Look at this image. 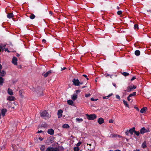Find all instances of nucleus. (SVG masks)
I'll return each instance as SVG.
<instances>
[{"label": "nucleus", "instance_id": "de8ad7c7", "mask_svg": "<svg viewBox=\"0 0 151 151\" xmlns=\"http://www.w3.org/2000/svg\"><path fill=\"white\" fill-rule=\"evenodd\" d=\"M43 132L42 130H38V132H37V133H41L42 132Z\"/></svg>", "mask_w": 151, "mask_h": 151}, {"label": "nucleus", "instance_id": "3c124183", "mask_svg": "<svg viewBox=\"0 0 151 151\" xmlns=\"http://www.w3.org/2000/svg\"><path fill=\"white\" fill-rule=\"evenodd\" d=\"M134 108L137 110L138 111L139 110V109L138 108V107H137L135 106L134 107Z\"/></svg>", "mask_w": 151, "mask_h": 151}, {"label": "nucleus", "instance_id": "6e6552de", "mask_svg": "<svg viewBox=\"0 0 151 151\" xmlns=\"http://www.w3.org/2000/svg\"><path fill=\"white\" fill-rule=\"evenodd\" d=\"M15 99V98L14 96H9L7 98V99L10 101H14Z\"/></svg>", "mask_w": 151, "mask_h": 151}, {"label": "nucleus", "instance_id": "2eb2a0df", "mask_svg": "<svg viewBox=\"0 0 151 151\" xmlns=\"http://www.w3.org/2000/svg\"><path fill=\"white\" fill-rule=\"evenodd\" d=\"M135 129V128L134 127H133L132 128L130 129L129 132L131 135H132L133 134V133L134 132Z\"/></svg>", "mask_w": 151, "mask_h": 151}, {"label": "nucleus", "instance_id": "a18cd8bd", "mask_svg": "<svg viewBox=\"0 0 151 151\" xmlns=\"http://www.w3.org/2000/svg\"><path fill=\"white\" fill-rule=\"evenodd\" d=\"M109 122L110 123H113V121L112 119H110L109 120Z\"/></svg>", "mask_w": 151, "mask_h": 151}, {"label": "nucleus", "instance_id": "0e129e2a", "mask_svg": "<svg viewBox=\"0 0 151 151\" xmlns=\"http://www.w3.org/2000/svg\"><path fill=\"white\" fill-rule=\"evenodd\" d=\"M89 145L90 146H91V144H89Z\"/></svg>", "mask_w": 151, "mask_h": 151}, {"label": "nucleus", "instance_id": "1a4fd4ad", "mask_svg": "<svg viewBox=\"0 0 151 151\" xmlns=\"http://www.w3.org/2000/svg\"><path fill=\"white\" fill-rule=\"evenodd\" d=\"M104 122V119L102 118H99L98 120V122L99 124H101Z\"/></svg>", "mask_w": 151, "mask_h": 151}, {"label": "nucleus", "instance_id": "a878e982", "mask_svg": "<svg viewBox=\"0 0 151 151\" xmlns=\"http://www.w3.org/2000/svg\"><path fill=\"white\" fill-rule=\"evenodd\" d=\"M45 146L44 145H42L40 147V150L42 151H45Z\"/></svg>", "mask_w": 151, "mask_h": 151}, {"label": "nucleus", "instance_id": "a19ab883", "mask_svg": "<svg viewBox=\"0 0 151 151\" xmlns=\"http://www.w3.org/2000/svg\"><path fill=\"white\" fill-rule=\"evenodd\" d=\"M91 95L90 93L87 94L85 95V96L86 97H88L90 96Z\"/></svg>", "mask_w": 151, "mask_h": 151}, {"label": "nucleus", "instance_id": "603ef678", "mask_svg": "<svg viewBox=\"0 0 151 151\" xmlns=\"http://www.w3.org/2000/svg\"><path fill=\"white\" fill-rule=\"evenodd\" d=\"M42 42H44V43H45V42H46V40H45V39H43L42 40Z\"/></svg>", "mask_w": 151, "mask_h": 151}, {"label": "nucleus", "instance_id": "6ab92c4d", "mask_svg": "<svg viewBox=\"0 0 151 151\" xmlns=\"http://www.w3.org/2000/svg\"><path fill=\"white\" fill-rule=\"evenodd\" d=\"M76 122L78 123H80L83 121V119L82 118H76Z\"/></svg>", "mask_w": 151, "mask_h": 151}, {"label": "nucleus", "instance_id": "7ed1b4c3", "mask_svg": "<svg viewBox=\"0 0 151 151\" xmlns=\"http://www.w3.org/2000/svg\"><path fill=\"white\" fill-rule=\"evenodd\" d=\"M136 87L134 85H130L128 87L127 89L126 90H124L125 91L130 92L132 90L135 89Z\"/></svg>", "mask_w": 151, "mask_h": 151}, {"label": "nucleus", "instance_id": "052dcab7", "mask_svg": "<svg viewBox=\"0 0 151 151\" xmlns=\"http://www.w3.org/2000/svg\"><path fill=\"white\" fill-rule=\"evenodd\" d=\"M114 151H121L119 150H115Z\"/></svg>", "mask_w": 151, "mask_h": 151}, {"label": "nucleus", "instance_id": "e2e57ef3", "mask_svg": "<svg viewBox=\"0 0 151 151\" xmlns=\"http://www.w3.org/2000/svg\"><path fill=\"white\" fill-rule=\"evenodd\" d=\"M83 84V83L80 82V84L81 85Z\"/></svg>", "mask_w": 151, "mask_h": 151}, {"label": "nucleus", "instance_id": "338daca9", "mask_svg": "<svg viewBox=\"0 0 151 151\" xmlns=\"http://www.w3.org/2000/svg\"><path fill=\"white\" fill-rule=\"evenodd\" d=\"M95 81L97 82V81L96 80H95Z\"/></svg>", "mask_w": 151, "mask_h": 151}, {"label": "nucleus", "instance_id": "5fc2aeb1", "mask_svg": "<svg viewBox=\"0 0 151 151\" xmlns=\"http://www.w3.org/2000/svg\"><path fill=\"white\" fill-rule=\"evenodd\" d=\"M39 139L40 140V141H42L43 140V138L42 137H40Z\"/></svg>", "mask_w": 151, "mask_h": 151}, {"label": "nucleus", "instance_id": "72a5a7b5", "mask_svg": "<svg viewBox=\"0 0 151 151\" xmlns=\"http://www.w3.org/2000/svg\"><path fill=\"white\" fill-rule=\"evenodd\" d=\"M134 133L136 135L138 136L139 134V131H134Z\"/></svg>", "mask_w": 151, "mask_h": 151}, {"label": "nucleus", "instance_id": "473e14b6", "mask_svg": "<svg viewBox=\"0 0 151 151\" xmlns=\"http://www.w3.org/2000/svg\"><path fill=\"white\" fill-rule=\"evenodd\" d=\"M122 74L125 76H127L129 75L128 73L126 72H123L122 73Z\"/></svg>", "mask_w": 151, "mask_h": 151}, {"label": "nucleus", "instance_id": "dca6fc26", "mask_svg": "<svg viewBox=\"0 0 151 151\" xmlns=\"http://www.w3.org/2000/svg\"><path fill=\"white\" fill-rule=\"evenodd\" d=\"M147 109V108L146 107H144L141 109L140 112L142 114L144 113L145 111Z\"/></svg>", "mask_w": 151, "mask_h": 151}, {"label": "nucleus", "instance_id": "412c9836", "mask_svg": "<svg viewBox=\"0 0 151 151\" xmlns=\"http://www.w3.org/2000/svg\"><path fill=\"white\" fill-rule=\"evenodd\" d=\"M135 54L137 56H139L140 55V52L139 50H137L135 51Z\"/></svg>", "mask_w": 151, "mask_h": 151}, {"label": "nucleus", "instance_id": "f03ea898", "mask_svg": "<svg viewBox=\"0 0 151 151\" xmlns=\"http://www.w3.org/2000/svg\"><path fill=\"white\" fill-rule=\"evenodd\" d=\"M87 118L89 120H93L96 118V116L95 114H92L89 115L88 114H86Z\"/></svg>", "mask_w": 151, "mask_h": 151}, {"label": "nucleus", "instance_id": "6e6d98bb", "mask_svg": "<svg viewBox=\"0 0 151 151\" xmlns=\"http://www.w3.org/2000/svg\"><path fill=\"white\" fill-rule=\"evenodd\" d=\"M113 85L115 87H116V84H115L114 83H113Z\"/></svg>", "mask_w": 151, "mask_h": 151}, {"label": "nucleus", "instance_id": "4d7b16f0", "mask_svg": "<svg viewBox=\"0 0 151 151\" xmlns=\"http://www.w3.org/2000/svg\"><path fill=\"white\" fill-rule=\"evenodd\" d=\"M86 87V86H82V87H81V88H85V87Z\"/></svg>", "mask_w": 151, "mask_h": 151}, {"label": "nucleus", "instance_id": "5701e85b", "mask_svg": "<svg viewBox=\"0 0 151 151\" xmlns=\"http://www.w3.org/2000/svg\"><path fill=\"white\" fill-rule=\"evenodd\" d=\"M142 147L143 148H145L146 147V142L144 141L142 144Z\"/></svg>", "mask_w": 151, "mask_h": 151}, {"label": "nucleus", "instance_id": "c9c22d12", "mask_svg": "<svg viewBox=\"0 0 151 151\" xmlns=\"http://www.w3.org/2000/svg\"><path fill=\"white\" fill-rule=\"evenodd\" d=\"M117 14L118 15H120L122 14V12L121 11H119L117 12Z\"/></svg>", "mask_w": 151, "mask_h": 151}, {"label": "nucleus", "instance_id": "13d9d810", "mask_svg": "<svg viewBox=\"0 0 151 151\" xmlns=\"http://www.w3.org/2000/svg\"><path fill=\"white\" fill-rule=\"evenodd\" d=\"M119 8H120L118 6H117L116 8L117 9H119Z\"/></svg>", "mask_w": 151, "mask_h": 151}, {"label": "nucleus", "instance_id": "37998d69", "mask_svg": "<svg viewBox=\"0 0 151 151\" xmlns=\"http://www.w3.org/2000/svg\"><path fill=\"white\" fill-rule=\"evenodd\" d=\"M83 76L84 77H85L86 78V79L87 80H88V78L87 77V76L86 75H85V74H84L83 75Z\"/></svg>", "mask_w": 151, "mask_h": 151}, {"label": "nucleus", "instance_id": "f8f14e48", "mask_svg": "<svg viewBox=\"0 0 151 151\" xmlns=\"http://www.w3.org/2000/svg\"><path fill=\"white\" fill-rule=\"evenodd\" d=\"M77 94L74 93L71 96V99L73 101H75L77 99Z\"/></svg>", "mask_w": 151, "mask_h": 151}, {"label": "nucleus", "instance_id": "864d4df0", "mask_svg": "<svg viewBox=\"0 0 151 151\" xmlns=\"http://www.w3.org/2000/svg\"><path fill=\"white\" fill-rule=\"evenodd\" d=\"M66 69V68L64 67L63 68H62L61 70H64L65 69Z\"/></svg>", "mask_w": 151, "mask_h": 151}, {"label": "nucleus", "instance_id": "c85d7f7f", "mask_svg": "<svg viewBox=\"0 0 151 151\" xmlns=\"http://www.w3.org/2000/svg\"><path fill=\"white\" fill-rule=\"evenodd\" d=\"M29 17L31 19H33L35 18V16L33 14H31L30 15Z\"/></svg>", "mask_w": 151, "mask_h": 151}, {"label": "nucleus", "instance_id": "c03bdc74", "mask_svg": "<svg viewBox=\"0 0 151 151\" xmlns=\"http://www.w3.org/2000/svg\"><path fill=\"white\" fill-rule=\"evenodd\" d=\"M129 132V131L128 130H127V131L125 132V134L127 135H128Z\"/></svg>", "mask_w": 151, "mask_h": 151}, {"label": "nucleus", "instance_id": "39448f33", "mask_svg": "<svg viewBox=\"0 0 151 151\" xmlns=\"http://www.w3.org/2000/svg\"><path fill=\"white\" fill-rule=\"evenodd\" d=\"M46 151H59V150L56 148L49 147L47 149Z\"/></svg>", "mask_w": 151, "mask_h": 151}, {"label": "nucleus", "instance_id": "2f4dec72", "mask_svg": "<svg viewBox=\"0 0 151 151\" xmlns=\"http://www.w3.org/2000/svg\"><path fill=\"white\" fill-rule=\"evenodd\" d=\"M74 151H78L79 150V148L77 146L74 148Z\"/></svg>", "mask_w": 151, "mask_h": 151}, {"label": "nucleus", "instance_id": "58836bf2", "mask_svg": "<svg viewBox=\"0 0 151 151\" xmlns=\"http://www.w3.org/2000/svg\"><path fill=\"white\" fill-rule=\"evenodd\" d=\"M81 143L82 142H79L77 144L76 146L78 147L80 146Z\"/></svg>", "mask_w": 151, "mask_h": 151}, {"label": "nucleus", "instance_id": "e433bc0d", "mask_svg": "<svg viewBox=\"0 0 151 151\" xmlns=\"http://www.w3.org/2000/svg\"><path fill=\"white\" fill-rule=\"evenodd\" d=\"M81 90H76L75 91L76 93H76L77 95L78 93H80L81 92Z\"/></svg>", "mask_w": 151, "mask_h": 151}, {"label": "nucleus", "instance_id": "bb28decb", "mask_svg": "<svg viewBox=\"0 0 151 151\" xmlns=\"http://www.w3.org/2000/svg\"><path fill=\"white\" fill-rule=\"evenodd\" d=\"M68 104L70 105H72L73 103V101L71 100H69L67 101Z\"/></svg>", "mask_w": 151, "mask_h": 151}, {"label": "nucleus", "instance_id": "7c9ffc66", "mask_svg": "<svg viewBox=\"0 0 151 151\" xmlns=\"http://www.w3.org/2000/svg\"><path fill=\"white\" fill-rule=\"evenodd\" d=\"M138 26L137 24H135L134 25V29L137 30L138 29Z\"/></svg>", "mask_w": 151, "mask_h": 151}, {"label": "nucleus", "instance_id": "393cba45", "mask_svg": "<svg viewBox=\"0 0 151 151\" xmlns=\"http://www.w3.org/2000/svg\"><path fill=\"white\" fill-rule=\"evenodd\" d=\"M13 17V14L12 13L8 14L7 15V17L9 19L12 18Z\"/></svg>", "mask_w": 151, "mask_h": 151}, {"label": "nucleus", "instance_id": "09e8293b", "mask_svg": "<svg viewBox=\"0 0 151 151\" xmlns=\"http://www.w3.org/2000/svg\"><path fill=\"white\" fill-rule=\"evenodd\" d=\"M136 78L135 77H133L131 79V81H132L134 80Z\"/></svg>", "mask_w": 151, "mask_h": 151}, {"label": "nucleus", "instance_id": "774afa93", "mask_svg": "<svg viewBox=\"0 0 151 151\" xmlns=\"http://www.w3.org/2000/svg\"><path fill=\"white\" fill-rule=\"evenodd\" d=\"M12 108H14V107H12Z\"/></svg>", "mask_w": 151, "mask_h": 151}, {"label": "nucleus", "instance_id": "79ce46f5", "mask_svg": "<svg viewBox=\"0 0 151 151\" xmlns=\"http://www.w3.org/2000/svg\"><path fill=\"white\" fill-rule=\"evenodd\" d=\"M116 99H117L119 100L120 99V98L119 96L118 95H116Z\"/></svg>", "mask_w": 151, "mask_h": 151}, {"label": "nucleus", "instance_id": "423d86ee", "mask_svg": "<svg viewBox=\"0 0 151 151\" xmlns=\"http://www.w3.org/2000/svg\"><path fill=\"white\" fill-rule=\"evenodd\" d=\"M6 45L5 44H1L0 45V51H3L4 50Z\"/></svg>", "mask_w": 151, "mask_h": 151}, {"label": "nucleus", "instance_id": "9b49d317", "mask_svg": "<svg viewBox=\"0 0 151 151\" xmlns=\"http://www.w3.org/2000/svg\"><path fill=\"white\" fill-rule=\"evenodd\" d=\"M51 70H49L45 73H43L42 75L43 76L45 77H46L50 75L51 74Z\"/></svg>", "mask_w": 151, "mask_h": 151}, {"label": "nucleus", "instance_id": "c756f323", "mask_svg": "<svg viewBox=\"0 0 151 151\" xmlns=\"http://www.w3.org/2000/svg\"><path fill=\"white\" fill-rule=\"evenodd\" d=\"M136 92H134L133 93L130 94L129 96V97H131L132 96H134L136 95Z\"/></svg>", "mask_w": 151, "mask_h": 151}, {"label": "nucleus", "instance_id": "b1692460", "mask_svg": "<svg viewBox=\"0 0 151 151\" xmlns=\"http://www.w3.org/2000/svg\"><path fill=\"white\" fill-rule=\"evenodd\" d=\"M123 102L124 103V105L127 107H128V108L129 107V106L127 103V101H125V100H123Z\"/></svg>", "mask_w": 151, "mask_h": 151}, {"label": "nucleus", "instance_id": "49530a36", "mask_svg": "<svg viewBox=\"0 0 151 151\" xmlns=\"http://www.w3.org/2000/svg\"><path fill=\"white\" fill-rule=\"evenodd\" d=\"M5 50V51L6 52V51H7L8 52H9V50H8V48H5L4 49Z\"/></svg>", "mask_w": 151, "mask_h": 151}, {"label": "nucleus", "instance_id": "a211bd4d", "mask_svg": "<svg viewBox=\"0 0 151 151\" xmlns=\"http://www.w3.org/2000/svg\"><path fill=\"white\" fill-rule=\"evenodd\" d=\"M7 93L10 95H12L13 94V93L12 90L9 88H8V89Z\"/></svg>", "mask_w": 151, "mask_h": 151}, {"label": "nucleus", "instance_id": "bf43d9fd", "mask_svg": "<svg viewBox=\"0 0 151 151\" xmlns=\"http://www.w3.org/2000/svg\"><path fill=\"white\" fill-rule=\"evenodd\" d=\"M20 55L19 54H17V56H18L19 57V56Z\"/></svg>", "mask_w": 151, "mask_h": 151}, {"label": "nucleus", "instance_id": "f704fd0d", "mask_svg": "<svg viewBox=\"0 0 151 151\" xmlns=\"http://www.w3.org/2000/svg\"><path fill=\"white\" fill-rule=\"evenodd\" d=\"M113 95V94L112 93H111L110 94H109L108 96H105V97H103V98L104 99H106V97H110L112 95Z\"/></svg>", "mask_w": 151, "mask_h": 151}, {"label": "nucleus", "instance_id": "4468645a", "mask_svg": "<svg viewBox=\"0 0 151 151\" xmlns=\"http://www.w3.org/2000/svg\"><path fill=\"white\" fill-rule=\"evenodd\" d=\"M7 110L5 109H3L1 110V114L3 116H4L6 113V112Z\"/></svg>", "mask_w": 151, "mask_h": 151}, {"label": "nucleus", "instance_id": "f257e3e1", "mask_svg": "<svg viewBox=\"0 0 151 151\" xmlns=\"http://www.w3.org/2000/svg\"><path fill=\"white\" fill-rule=\"evenodd\" d=\"M40 113L41 116L45 119H48L51 116V114L49 113L46 110L40 111Z\"/></svg>", "mask_w": 151, "mask_h": 151}, {"label": "nucleus", "instance_id": "4be33fe9", "mask_svg": "<svg viewBox=\"0 0 151 151\" xmlns=\"http://www.w3.org/2000/svg\"><path fill=\"white\" fill-rule=\"evenodd\" d=\"M62 127L64 128H68L69 126L67 124H64L63 125Z\"/></svg>", "mask_w": 151, "mask_h": 151}, {"label": "nucleus", "instance_id": "4c0bfd02", "mask_svg": "<svg viewBox=\"0 0 151 151\" xmlns=\"http://www.w3.org/2000/svg\"><path fill=\"white\" fill-rule=\"evenodd\" d=\"M105 75L106 77H107L108 76H110L111 78H112V75H110L109 74H105Z\"/></svg>", "mask_w": 151, "mask_h": 151}, {"label": "nucleus", "instance_id": "680f3d73", "mask_svg": "<svg viewBox=\"0 0 151 151\" xmlns=\"http://www.w3.org/2000/svg\"><path fill=\"white\" fill-rule=\"evenodd\" d=\"M50 14H52V12L51 11L50 12Z\"/></svg>", "mask_w": 151, "mask_h": 151}, {"label": "nucleus", "instance_id": "cd10ccee", "mask_svg": "<svg viewBox=\"0 0 151 151\" xmlns=\"http://www.w3.org/2000/svg\"><path fill=\"white\" fill-rule=\"evenodd\" d=\"M6 72L4 70H3L1 72V73H0V75L2 76H4Z\"/></svg>", "mask_w": 151, "mask_h": 151}, {"label": "nucleus", "instance_id": "f3484780", "mask_svg": "<svg viewBox=\"0 0 151 151\" xmlns=\"http://www.w3.org/2000/svg\"><path fill=\"white\" fill-rule=\"evenodd\" d=\"M147 132V130L144 127H143L140 130V133L141 134H144L146 132Z\"/></svg>", "mask_w": 151, "mask_h": 151}, {"label": "nucleus", "instance_id": "9d476101", "mask_svg": "<svg viewBox=\"0 0 151 151\" xmlns=\"http://www.w3.org/2000/svg\"><path fill=\"white\" fill-rule=\"evenodd\" d=\"M63 111L62 110H59L58 111V115L59 118L61 117L62 116Z\"/></svg>", "mask_w": 151, "mask_h": 151}, {"label": "nucleus", "instance_id": "20e7f679", "mask_svg": "<svg viewBox=\"0 0 151 151\" xmlns=\"http://www.w3.org/2000/svg\"><path fill=\"white\" fill-rule=\"evenodd\" d=\"M72 82L75 86H79L80 85V81L78 79H73L72 80Z\"/></svg>", "mask_w": 151, "mask_h": 151}, {"label": "nucleus", "instance_id": "ea45409f", "mask_svg": "<svg viewBox=\"0 0 151 151\" xmlns=\"http://www.w3.org/2000/svg\"><path fill=\"white\" fill-rule=\"evenodd\" d=\"M97 99H94L93 98H92L91 99V100L93 101H96L98 100Z\"/></svg>", "mask_w": 151, "mask_h": 151}, {"label": "nucleus", "instance_id": "0eeeda50", "mask_svg": "<svg viewBox=\"0 0 151 151\" xmlns=\"http://www.w3.org/2000/svg\"><path fill=\"white\" fill-rule=\"evenodd\" d=\"M17 60L15 57H14L13 58L12 61V63L14 65H17Z\"/></svg>", "mask_w": 151, "mask_h": 151}, {"label": "nucleus", "instance_id": "aec40b11", "mask_svg": "<svg viewBox=\"0 0 151 151\" xmlns=\"http://www.w3.org/2000/svg\"><path fill=\"white\" fill-rule=\"evenodd\" d=\"M4 81V79L1 77H0V86H2Z\"/></svg>", "mask_w": 151, "mask_h": 151}, {"label": "nucleus", "instance_id": "ddd939ff", "mask_svg": "<svg viewBox=\"0 0 151 151\" xmlns=\"http://www.w3.org/2000/svg\"><path fill=\"white\" fill-rule=\"evenodd\" d=\"M47 133L49 134L52 135L54 134V131L52 129H49L48 130Z\"/></svg>", "mask_w": 151, "mask_h": 151}, {"label": "nucleus", "instance_id": "69168bd1", "mask_svg": "<svg viewBox=\"0 0 151 151\" xmlns=\"http://www.w3.org/2000/svg\"><path fill=\"white\" fill-rule=\"evenodd\" d=\"M109 151H113V150H109Z\"/></svg>", "mask_w": 151, "mask_h": 151}, {"label": "nucleus", "instance_id": "8fccbe9b", "mask_svg": "<svg viewBox=\"0 0 151 151\" xmlns=\"http://www.w3.org/2000/svg\"><path fill=\"white\" fill-rule=\"evenodd\" d=\"M130 97H129V96L127 97V99L129 101H130L131 100V99L130 98Z\"/></svg>", "mask_w": 151, "mask_h": 151}]
</instances>
